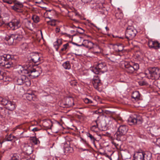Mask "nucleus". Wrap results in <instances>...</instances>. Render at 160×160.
Listing matches in <instances>:
<instances>
[{
	"label": "nucleus",
	"mask_w": 160,
	"mask_h": 160,
	"mask_svg": "<svg viewBox=\"0 0 160 160\" xmlns=\"http://www.w3.org/2000/svg\"><path fill=\"white\" fill-rule=\"evenodd\" d=\"M14 57L10 54H4L0 56V66L6 68L12 67L14 61Z\"/></svg>",
	"instance_id": "obj_1"
},
{
	"label": "nucleus",
	"mask_w": 160,
	"mask_h": 160,
	"mask_svg": "<svg viewBox=\"0 0 160 160\" xmlns=\"http://www.w3.org/2000/svg\"><path fill=\"white\" fill-rule=\"evenodd\" d=\"M128 130V128L125 125H122L119 126L118 130L114 134V137L118 140H123L122 137L124 136Z\"/></svg>",
	"instance_id": "obj_2"
},
{
	"label": "nucleus",
	"mask_w": 160,
	"mask_h": 160,
	"mask_svg": "<svg viewBox=\"0 0 160 160\" xmlns=\"http://www.w3.org/2000/svg\"><path fill=\"white\" fill-rule=\"evenodd\" d=\"M125 71L128 73H132L134 71L139 68V65L137 63L132 62H125L124 63Z\"/></svg>",
	"instance_id": "obj_3"
},
{
	"label": "nucleus",
	"mask_w": 160,
	"mask_h": 160,
	"mask_svg": "<svg viewBox=\"0 0 160 160\" xmlns=\"http://www.w3.org/2000/svg\"><path fill=\"white\" fill-rule=\"evenodd\" d=\"M21 37H19L18 35L12 34L6 35L5 39L8 42V44L11 45L16 44L18 41L21 40Z\"/></svg>",
	"instance_id": "obj_4"
},
{
	"label": "nucleus",
	"mask_w": 160,
	"mask_h": 160,
	"mask_svg": "<svg viewBox=\"0 0 160 160\" xmlns=\"http://www.w3.org/2000/svg\"><path fill=\"white\" fill-rule=\"evenodd\" d=\"M16 83L18 85H22L25 84L27 87L30 86L31 84L30 80L25 75H22L16 77L14 79Z\"/></svg>",
	"instance_id": "obj_5"
},
{
	"label": "nucleus",
	"mask_w": 160,
	"mask_h": 160,
	"mask_svg": "<svg viewBox=\"0 0 160 160\" xmlns=\"http://www.w3.org/2000/svg\"><path fill=\"white\" fill-rule=\"evenodd\" d=\"M92 71L96 74L103 73L107 71V68L106 64L104 62L99 63L97 66L93 68Z\"/></svg>",
	"instance_id": "obj_6"
},
{
	"label": "nucleus",
	"mask_w": 160,
	"mask_h": 160,
	"mask_svg": "<svg viewBox=\"0 0 160 160\" xmlns=\"http://www.w3.org/2000/svg\"><path fill=\"white\" fill-rule=\"evenodd\" d=\"M0 102L2 104L5 106V108L10 111H13L16 108V105L14 102L8 100L0 96Z\"/></svg>",
	"instance_id": "obj_7"
},
{
	"label": "nucleus",
	"mask_w": 160,
	"mask_h": 160,
	"mask_svg": "<svg viewBox=\"0 0 160 160\" xmlns=\"http://www.w3.org/2000/svg\"><path fill=\"white\" fill-rule=\"evenodd\" d=\"M137 32L133 27L128 26L125 32V37L128 40L133 38L136 36Z\"/></svg>",
	"instance_id": "obj_8"
},
{
	"label": "nucleus",
	"mask_w": 160,
	"mask_h": 160,
	"mask_svg": "<svg viewBox=\"0 0 160 160\" xmlns=\"http://www.w3.org/2000/svg\"><path fill=\"white\" fill-rule=\"evenodd\" d=\"M149 78L152 80H158L160 77V70L158 68H150L149 70Z\"/></svg>",
	"instance_id": "obj_9"
},
{
	"label": "nucleus",
	"mask_w": 160,
	"mask_h": 160,
	"mask_svg": "<svg viewBox=\"0 0 160 160\" xmlns=\"http://www.w3.org/2000/svg\"><path fill=\"white\" fill-rule=\"evenodd\" d=\"M21 25L20 20L19 19H14L8 23V26L12 30H15L20 28Z\"/></svg>",
	"instance_id": "obj_10"
},
{
	"label": "nucleus",
	"mask_w": 160,
	"mask_h": 160,
	"mask_svg": "<svg viewBox=\"0 0 160 160\" xmlns=\"http://www.w3.org/2000/svg\"><path fill=\"white\" fill-rule=\"evenodd\" d=\"M42 72V69L40 67L36 66L31 68L30 70L29 77L31 78H35L38 77Z\"/></svg>",
	"instance_id": "obj_11"
},
{
	"label": "nucleus",
	"mask_w": 160,
	"mask_h": 160,
	"mask_svg": "<svg viewBox=\"0 0 160 160\" xmlns=\"http://www.w3.org/2000/svg\"><path fill=\"white\" fill-rule=\"evenodd\" d=\"M107 5L103 3H100L97 4L96 8L98 12L102 14H106L108 13Z\"/></svg>",
	"instance_id": "obj_12"
},
{
	"label": "nucleus",
	"mask_w": 160,
	"mask_h": 160,
	"mask_svg": "<svg viewBox=\"0 0 160 160\" xmlns=\"http://www.w3.org/2000/svg\"><path fill=\"white\" fill-rule=\"evenodd\" d=\"M128 121L129 124L130 125L135 124H139L142 123V118L140 117H137L136 118L130 117Z\"/></svg>",
	"instance_id": "obj_13"
},
{
	"label": "nucleus",
	"mask_w": 160,
	"mask_h": 160,
	"mask_svg": "<svg viewBox=\"0 0 160 160\" xmlns=\"http://www.w3.org/2000/svg\"><path fill=\"white\" fill-rule=\"evenodd\" d=\"M23 7L22 3L16 0L14 3V5L11 7L12 9L16 12H22V8Z\"/></svg>",
	"instance_id": "obj_14"
},
{
	"label": "nucleus",
	"mask_w": 160,
	"mask_h": 160,
	"mask_svg": "<svg viewBox=\"0 0 160 160\" xmlns=\"http://www.w3.org/2000/svg\"><path fill=\"white\" fill-rule=\"evenodd\" d=\"M92 83L94 88L98 90L99 89L100 87L102 85L101 80L98 76L94 77L92 81Z\"/></svg>",
	"instance_id": "obj_15"
},
{
	"label": "nucleus",
	"mask_w": 160,
	"mask_h": 160,
	"mask_svg": "<svg viewBox=\"0 0 160 160\" xmlns=\"http://www.w3.org/2000/svg\"><path fill=\"white\" fill-rule=\"evenodd\" d=\"M23 151L28 154H31L32 151V148L28 143H24L22 145Z\"/></svg>",
	"instance_id": "obj_16"
},
{
	"label": "nucleus",
	"mask_w": 160,
	"mask_h": 160,
	"mask_svg": "<svg viewBox=\"0 0 160 160\" xmlns=\"http://www.w3.org/2000/svg\"><path fill=\"white\" fill-rule=\"evenodd\" d=\"M143 152H135L133 155V160H144Z\"/></svg>",
	"instance_id": "obj_17"
},
{
	"label": "nucleus",
	"mask_w": 160,
	"mask_h": 160,
	"mask_svg": "<svg viewBox=\"0 0 160 160\" xmlns=\"http://www.w3.org/2000/svg\"><path fill=\"white\" fill-rule=\"evenodd\" d=\"M82 45L87 48L90 49L93 48V43L88 40H83Z\"/></svg>",
	"instance_id": "obj_18"
},
{
	"label": "nucleus",
	"mask_w": 160,
	"mask_h": 160,
	"mask_svg": "<svg viewBox=\"0 0 160 160\" xmlns=\"http://www.w3.org/2000/svg\"><path fill=\"white\" fill-rule=\"evenodd\" d=\"M26 97L29 101H37L38 100L36 96L33 93H27L25 94Z\"/></svg>",
	"instance_id": "obj_19"
},
{
	"label": "nucleus",
	"mask_w": 160,
	"mask_h": 160,
	"mask_svg": "<svg viewBox=\"0 0 160 160\" xmlns=\"http://www.w3.org/2000/svg\"><path fill=\"white\" fill-rule=\"evenodd\" d=\"M65 105H67V107H72L74 105V100L72 97L67 98L66 99Z\"/></svg>",
	"instance_id": "obj_20"
},
{
	"label": "nucleus",
	"mask_w": 160,
	"mask_h": 160,
	"mask_svg": "<svg viewBox=\"0 0 160 160\" xmlns=\"http://www.w3.org/2000/svg\"><path fill=\"white\" fill-rule=\"evenodd\" d=\"M40 58L38 53H35L32 54L31 57V60L34 63H36L40 61Z\"/></svg>",
	"instance_id": "obj_21"
},
{
	"label": "nucleus",
	"mask_w": 160,
	"mask_h": 160,
	"mask_svg": "<svg viewBox=\"0 0 160 160\" xmlns=\"http://www.w3.org/2000/svg\"><path fill=\"white\" fill-rule=\"evenodd\" d=\"M115 17L116 19L120 20H121L123 18V14L119 8H118L117 10L116 11Z\"/></svg>",
	"instance_id": "obj_22"
},
{
	"label": "nucleus",
	"mask_w": 160,
	"mask_h": 160,
	"mask_svg": "<svg viewBox=\"0 0 160 160\" xmlns=\"http://www.w3.org/2000/svg\"><path fill=\"white\" fill-rule=\"evenodd\" d=\"M144 160H150L152 157V154L149 152H143Z\"/></svg>",
	"instance_id": "obj_23"
},
{
	"label": "nucleus",
	"mask_w": 160,
	"mask_h": 160,
	"mask_svg": "<svg viewBox=\"0 0 160 160\" xmlns=\"http://www.w3.org/2000/svg\"><path fill=\"white\" fill-rule=\"evenodd\" d=\"M132 98L136 101L140 99V94L138 91H135L133 92L132 95Z\"/></svg>",
	"instance_id": "obj_24"
},
{
	"label": "nucleus",
	"mask_w": 160,
	"mask_h": 160,
	"mask_svg": "<svg viewBox=\"0 0 160 160\" xmlns=\"http://www.w3.org/2000/svg\"><path fill=\"white\" fill-rule=\"evenodd\" d=\"M94 125H92L91 127V130L93 132H97L98 129V125L97 121L95 120L93 122Z\"/></svg>",
	"instance_id": "obj_25"
},
{
	"label": "nucleus",
	"mask_w": 160,
	"mask_h": 160,
	"mask_svg": "<svg viewBox=\"0 0 160 160\" xmlns=\"http://www.w3.org/2000/svg\"><path fill=\"white\" fill-rule=\"evenodd\" d=\"M114 48L115 50L117 52H121L123 49V46L122 44L115 45Z\"/></svg>",
	"instance_id": "obj_26"
},
{
	"label": "nucleus",
	"mask_w": 160,
	"mask_h": 160,
	"mask_svg": "<svg viewBox=\"0 0 160 160\" xmlns=\"http://www.w3.org/2000/svg\"><path fill=\"white\" fill-rule=\"evenodd\" d=\"M24 24L25 27L27 28L30 29L32 26V24L30 20L25 19L24 21Z\"/></svg>",
	"instance_id": "obj_27"
},
{
	"label": "nucleus",
	"mask_w": 160,
	"mask_h": 160,
	"mask_svg": "<svg viewBox=\"0 0 160 160\" xmlns=\"http://www.w3.org/2000/svg\"><path fill=\"white\" fill-rule=\"evenodd\" d=\"M17 32V34L16 35H18V36H19V37L21 36V40L22 38V35L24 34L25 32V31L24 29L20 27V28H18Z\"/></svg>",
	"instance_id": "obj_28"
},
{
	"label": "nucleus",
	"mask_w": 160,
	"mask_h": 160,
	"mask_svg": "<svg viewBox=\"0 0 160 160\" xmlns=\"http://www.w3.org/2000/svg\"><path fill=\"white\" fill-rule=\"evenodd\" d=\"M6 139L7 141H15L16 140L17 138L15 136H14L12 134H10L8 136H7L6 137Z\"/></svg>",
	"instance_id": "obj_29"
},
{
	"label": "nucleus",
	"mask_w": 160,
	"mask_h": 160,
	"mask_svg": "<svg viewBox=\"0 0 160 160\" xmlns=\"http://www.w3.org/2000/svg\"><path fill=\"white\" fill-rule=\"evenodd\" d=\"M30 140L31 142L33 143L35 145H37L40 142L38 138H37L36 137H31L30 138Z\"/></svg>",
	"instance_id": "obj_30"
},
{
	"label": "nucleus",
	"mask_w": 160,
	"mask_h": 160,
	"mask_svg": "<svg viewBox=\"0 0 160 160\" xmlns=\"http://www.w3.org/2000/svg\"><path fill=\"white\" fill-rule=\"evenodd\" d=\"M150 131H152L153 133V134L154 135L157 136L159 134L158 133V131H160V128H151L150 129Z\"/></svg>",
	"instance_id": "obj_31"
},
{
	"label": "nucleus",
	"mask_w": 160,
	"mask_h": 160,
	"mask_svg": "<svg viewBox=\"0 0 160 160\" xmlns=\"http://www.w3.org/2000/svg\"><path fill=\"white\" fill-rule=\"evenodd\" d=\"M62 43V39H58L57 40L54 42V45L55 46H57V48L56 47L57 51L58 50L59 48V47L60 46Z\"/></svg>",
	"instance_id": "obj_32"
},
{
	"label": "nucleus",
	"mask_w": 160,
	"mask_h": 160,
	"mask_svg": "<svg viewBox=\"0 0 160 160\" xmlns=\"http://www.w3.org/2000/svg\"><path fill=\"white\" fill-rule=\"evenodd\" d=\"M11 78L9 77H6L4 76V74L3 72H2L0 70V80H3L5 81H9Z\"/></svg>",
	"instance_id": "obj_33"
},
{
	"label": "nucleus",
	"mask_w": 160,
	"mask_h": 160,
	"mask_svg": "<svg viewBox=\"0 0 160 160\" xmlns=\"http://www.w3.org/2000/svg\"><path fill=\"white\" fill-rule=\"evenodd\" d=\"M31 68H28L27 69H24L22 68V70H21V72L22 74H25V76L27 75V76H29V73H30V70Z\"/></svg>",
	"instance_id": "obj_34"
},
{
	"label": "nucleus",
	"mask_w": 160,
	"mask_h": 160,
	"mask_svg": "<svg viewBox=\"0 0 160 160\" xmlns=\"http://www.w3.org/2000/svg\"><path fill=\"white\" fill-rule=\"evenodd\" d=\"M87 135L88 137L90 138L91 142L94 144V145L95 146V142L96 141V138L89 133H88L87 134Z\"/></svg>",
	"instance_id": "obj_35"
},
{
	"label": "nucleus",
	"mask_w": 160,
	"mask_h": 160,
	"mask_svg": "<svg viewBox=\"0 0 160 160\" xmlns=\"http://www.w3.org/2000/svg\"><path fill=\"white\" fill-rule=\"evenodd\" d=\"M63 67L66 69H69L71 68V66L69 62L67 61L64 62L62 65Z\"/></svg>",
	"instance_id": "obj_36"
},
{
	"label": "nucleus",
	"mask_w": 160,
	"mask_h": 160,
	"mask_svg": "<svg viewBox=\"0 0 160 160\" xmlns=\"http://www.w3.org/2000/svg\"><path fill=\"white\" fill-rule=\"evenodd\" d=\"M117 141H118V140L116 139V140H112V143L117 149H119L120 148L121 145L117 142ZM119 141V140H118V141Z\"/></svg>",
	"instance_id": "obj_37"
},
{
	"label": "nucleus",
	"mask_w": 160,
	"mask_h": 160,
	"mask_svg": "<svg viewBox=\"0 0 160 160\" xmlns=\"http://www.w3.org/2000/svg\"><path fill=\"white\" fill-rule=\"evenodd\" d=\"M73 151V149L71 147H65L64 149V152L66 153H71Z\"/></svg>",
	"instance_id": "obj_38"
},
{
	"label": "nucleus",
	"mask_w": 160,
	"mask_h": 160,
	"mask_svg": "<svg viewBox=\"0 0 160 160\" xmlns=\"http://www.w3.org/2000/svg\"><path fill=\"white\" fill-rule=\"evenodd\" d=\"M56 21L55 20L53 19L50 21L48 22V23L52 26H55L56 25Z\"/></svg>",
	"instance_id": "obj_39"
},
{
	"label": "nucleus",
	"mask_w": 160,
	"mask_h": 160,
	"mask_svg": "<svg viewBox=\"0 0 160 160\" xmlns=\"http://www.w3.org/2000/svg\"><path fill=\"white\" fill-rule=\"evenodd\" d=\"M69 44L68 43H67L66 44H64L63 46V48L61 49L62 51H66L67 49L69 48Z\"/></svg>",
	"instance_id": "obj_40"
},
{
	"label": "nucleus",
	"mask_w": 160,
	"mask_h": 160,
	"mask_svg": "<svg viewBox=\"0 0 160 160\" xmlns=\"http://www.w3.org/2000/svg\"><path fill=\"white\" fill-rule=\"evenodd\" d=\"M73 26L75 27V28H78V29L77 30V32H78L80 34H83V33H84V31L82 28L79 27H75L74 26Z\"/></svg>",
	"instance_id": "obj_41"
},
{
	"label": "nucleus",
	"mask_w": 160,
	"mask_h": 160,
	"mask_svg": "<svg viewBox=\"0 0 160 160\" xmlns=\"http://www.w3.org/2000/svg\"><path fill=\"white\" fill-rule=\"evenodd\" d=\"M9 160H19V159L18 156L16 154H14Z\"/></svg>",
	"instance_id": "obj_42"
},
{
	"label": "nucleus",
	"mask_w": 160,
	"mask_h": 160,
	"mask_svg": "<svg viewBox=\"0 0 160 160\" xmlns=\"http://www.w3.org/2000/svg\"><path fill=\"white\" fill-rule=\"evenodd\" d=\"M28 44L26 43H23L20 46L22 50H25L28 48Z\"/></svg>",
	"instance_id": "obj_43"
},
{
	"label": "nucleus",
	"mask_w": 160,
	"mask_h": 160,
	"mask_svg": "<svg viewBox=\"0 0 160 160\" xmlns=\"http://www.w3.org/2000/svg\"><path fill=\"white\" fill-rule=\"evenodd\" d=\"M32 19L33 21L36 23H37L39 22V17L38 16H33L32 17Z\"/></svg>",
	"instance_id": "obj_44"
},
{
	"label": "nucleus",
	"mask_w": 160,
	"mask_h": 160,
	"mask_svg": "<svg viewBox=\"0 0 160 160\" xmlns=\"http://www.w3.org/2000/svg\"><path fill=\"white\" fill-rule=\"evenodd\" d=\"M16 1V0H3L4 2L10 4H14Z\"/></svg>",
	"instance_id": "obj_45"
},
{
	"label": "nucleus",
	"mask_w": 160,
	"mask_h": 160,
	"mask_svg": "<svg viewBox=\"0 0 160 160\" xmlns=\"http://www.w3.org/2000/svg\"><path fill=\"white\" fill-rule=\"evenodd\" d=\"M154 44V49H157L160 48V43H159L158 41H155Z\"/></svg>",
	"instance_id": "obj_46"
},
{
	"label": "nucleus",
	"mask_w": 160,
	"mask_h": 160,
	"mask_svg": "<svg viewBox=\"0 0 160 160\" xmlns=\"http://www.w3.org/2000/svg\"><path fill=\"white\" fill-rule=\"evenodd\" d=\"M34 159L33 158H30L29 156H24L23 157H22L21 160H34Z\"/></svg>",
	"instance_id": "obj_47"
},
{
	"label": "nucleus",
	"mask_w": 160,
	"mask_h": 160,
	"mask_svg": "<svg viewBox=\"0 0 160 160\" xmlns=\"http://www.w3.org/2000/svg\"><path fill=\"white\" fill-rule=\"evenodd\" d=\"M83 101L86 104L92 103V100L87 98H85L83 99Z\"/></svg>",
	"instance_id": "obj_48"
},
{
	"label": "nucleus",
	"mask_w": 160,
	"mask_h": 160,
	"mask_svg": "<svg viewBox=\"0 0 160 160\" xmlns=\"http://www.w3.org/2000/svg\"><path fill=\"white\" fill-rule=\"evenodd\" d=\"M140 86L147 85L148 83L145 81H140L138 82Z\"/></svg>",
	"instance_id": "obj_49"
},
{
	"label": "nucleus",
	"mask_w": 160,
	"mask_h": 160,
	"mask_svg": "<svg viewBox=\"0 0 160 160\" xmlns=\"http://www.w3.org/2000/svg\"><path fill=\"white\" fill-rule=\"evenodd\" d=\"M153 43V41H152L151 40H149L148 42V47L150 48H152V43Z\"/></svg>",
	"instance_id": "obj_50"
},
{
	"label": "nucleus",
	"mask_w": 160,
	"mask_h": 160,
	"mask_svg": "<svg viewBox=\"0 0 160 160\" xmlns=\"http://www.w3.org/2000/svg\"><path fill=\"white\" fill-rule=\"evenodd\" d=\"M69 83L70 85L72 86H75L76 85L77 82L75 80H72L69 82Z\"/></svg>",
	"instance_id": "obj_51"
},
{
	"label": "nucleus",
	"mask_w": 160,
	"mask_h": 160,
	"mask_svg": "<svg viewBox=\"0 0 160 160\" xmlns=\"http://www.w3.org/2000/svg\"><path fill=\"white\" fill-rule=\"evenodd\" d=\"M5 20L3 19V18L0 15V26L4 24L5 22Z\"/></svg>",
	"instance_id": "obj_52"
},
{
	"label": "nucleus",
	"mask_w": 160,
	"mask_h": 160,
	"mask_svg": "<svg viewBox=\"0 0 160 160\" xmlns=\"http://www.w3.org/2000/svg\"><path fill=\"white\" fill-rule=\"evenodd\" d=\"M92 0H81L82 2L84 3H90Z\"/></svg>",
	"instance_id": "obj_53"
},
{
	"label": "nucleus",
	"mask_w": 160,
	"mask_h": 160,
	"mask_svg": "<svg viewBox=\"0 0 160 160\" xmlns=\"http://www.w3.org/2000/svg\"><path fill=\"white\" fill-rule=\"evenodd\" d=\"M40 130V129L36 127L33 128L31 130V131L34 132H37L39 131Z\"/></svg>",
	"instance_id": "obj_54"
},
{
	"label": "nucleus",
	"mask_w": 160,
	"mask_h": 160,
	"mask_svg": "<svg viewBox=\"0 0 160 160\" xmlns=\"http://www.w3.org/2000/svg\"><path fill=\"white\" fill-rule=\"evenodd\" d=\"M123 121V120L121 118H118V119L117 120V122H118V123H120L121 122H122Z\"/></svg>",
	"instance_id": "obj_55"
},
{
	"label": "nucleus",
	"mask_w": 160,
	"mask_h": 160,
	"mask_svg": "<svg viewBox=\"0 0 160 160\" xmlns=\"http://www.w3.org/2000/svg\"><path fill=\"white\" fill-rule=\"evenodd\" d=\"M103 111L101 109H98V110L96 111L97 113H101L103 112Z\"/></svg>",
	"instance_id": "obj_56"
},
{
	"label": "nucleus",
	"mask_w": 160,
	"mask_h": 160,
	"mask_svg": "<svg viewBox=\"0 0 160 160\" xmlns=\"http://www.w3.org/2000/svg\"><path fill=\"white\" fill-rule=\"evenodd\" d=\"M156 142L157 144H159L160 145V138H158L157 139Z\"/></svg>",
	"instance_id": "obj_57"
},
{
	"label": "nucleus",
	"mask_w": 160,
	"mask_h": 160,
	"mask_svg": "<svg viewBox=\"0 0 160 160\" xmlns=\"http://www.w3.org/2000/svg\"><path fill=\"white\" fill-rule=\"evenodd\" d=\"M55 31H56V32L57 33H58L60 31V29L58 28H56Z\"/></svg>",
	"instance_id": "obj_58"
},
{
	"label": "nucleus",
	"mask_w": 160,
	"mask_h": 160,
	"mask_svg": "<svg viewBox=\"0 0 160 160\" xmlns=\"http://www.w3.org/2000/svg\"><path fill=\"white\" fill-rule=\"evenodd\" d=\"M51 10H48L46 11V12L44 13V15L48 14V12H50L51 11Z\"/></svg>",
	"instance_id": "obj_59"
},
{
	"label": "nucleus",
	"mask_w": 160,
	"mask_h": 160,
	"mask_svg": "<svg viewBox=\"0 0 160 160\" xmlns=\"http://www.w3.org/2000/svg\"><path fill=\"white\" fill-rule=\"evenodd\" d=\"M82 141L84 143L86 144H88V143L87 142L86 140L83 139H82Z\"/></svg>",
	"instance_id": "obj_60"
},
{
	"label": "nucleus",
	"mask_w": 160,
	"mask_h": 160,
	"mask_svg": "<svg viewBox=\"0 0 160 160\" xmlns=\"http://www.w3.org/2000/svg\"><path fill=\"white\" fill-rule=\"evenodd\" d=\"M73 43L74 44H75L77 46H83V45H82V44L81 45H78V44L76 43Z\"/></svg>",
	"instance_id": "obj_61"
},
{
	"label": "nucleus",
	"mask_w": 160,
	"mask_h": 160,
	"mask_svg": "<svg viewBox=\"0 0 160 160\" xmlns=\"http://www.w3.org/2000/svg\"><path fill=\"white\" fill-rule=\"evenodd\" d=\"M47 122H48V123H51V124L52 123V121L50 120H48Z\"/></svg>",
	"instance_id": "obj_62"
},
{
	"label": "nucleus",
	"mask_w": 160,
	"mask_h": 160,
	"mask_svg": "<svg viewBox=\"0 0 160 160\" xmlns=\"http://www.w3.org/2000/svg\"><path fill=\"white\" fill-rule=\"evenodd\" d=\"M155 41H153V43H152V48H154V45H155Z\"/></svg>",
	"instance_id": "obj_63"
},
{
	"label": "nucleus",
	"mask_w": 160,
	"mask_h": 160,
	"mask_svg": "<svg viewBox=\"0 0 160 160\" xmlns=\"http://www.w3.org/2000/svg\"><path fill=\"white\" fill-rule=\"evenodd\" d=\"M108 59L110 60L111 61H112V58H108Z\"/></svg>",
	"instance_id": "obj_64"
}]
</instances>
